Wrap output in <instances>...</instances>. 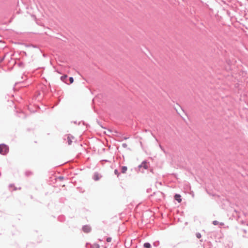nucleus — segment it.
Masks as SVG:
<instances>
[{"instance_id": "obj_1", "label": "nucleus", "mask_w": 248, "mask_h": 248, "mask_svg": "<svg viewBox=\"0 0 248 248\" xmlns=\"http://www.w3.org/2000/svg\"><path fill=\"white\" fill-rule=\"evenodd\" d=\"M9 152V147L5 144H0V154L5 155Z\"/></svg>"}, {"instance_id": "obj_2", "label": "nucleus", "mask_w": 248, "mask_h": 248, "mask_svg": "<svg viewBox=\"0 0 248 248\" xmlns=\"http://www.w3.org/2000/svg\"><path fill=\"white\" fill-rule=\"evenodd\" d=\"M82 230L84 232L89 233L91 231L92 229L90 225H85L82 226Z\"/></svg>"}, {"instance_id": "obj_3", "label": "nucleus", "mask_w": 248, "mask_h": 248, "mask_svg": "<svg viewBox=\"0 0 248 248\" xmlns=\"http://www.w3.org/2000/svg\"><path fill=\"white\" fill-rule=\"evenodd\" d=\"M148 163H149L146 160H144L139 165V167H143L144 169H147L148 168Z\"/></svg>"}, {"instance_id": "obj_4", "label": "nucleus", "mask_w": 248, "mask_h": 248, "mask_svg": "<svg viewBox=\"0 0 248 248\" xmlns=\"http://www.w3.org/2000/svg\"><path fill=\"white\" fill-rule=\"evenodd\" d=\"M101 177V176H100L99 174L95 172H94L93 178L94 181H98L100 179V178Z\"/></svg>"}, {"instance_id": "obj_5", "label": "nucleus", "mask_w": 248, "mask_h": 248, "mask_svg": "<svg viewBox=\"0 0 248 248\" xmlns=\"http://www.w3.org/2000/svg\"><path fill=\"white\" fill-rule=\"evenodd\" d=\"M174 200L180 203L182 202L181 196L179 194H175L174 197Z\"/></svg>"}, {"instance_id": "obj_6", "label": "nucleus", "mask_w": 248, "mask_h": 248, "mask_svg": "<svg viewBox=\"0 0 248 248\" xmlns=\"http://www.w3.org/2000/svg\"><path fill=\"white\" fill-rule=\"evenodd\" d=\"M67 75H63V76H61L60 78L61 80L64 82L66 84H68V82H67Z\"/></svg>"}, {"instance_id": "obj_7", "label": "nucleus", "mask_w": 248, "mask_h": 248, "mask_svg": "<svg viewBox=\"0 0 248 248\" xmlns=\"http://www.w3.org/2000/svg\"><path fill=\"white\" fill-rule=\"evenodd\" d=\"M73 138H74V137L72 136H70L69 135L67 137V142H68V145L71 144V143L72 142V139H73Z\"/></svg>"}, {"instance_id": "obj_8", "label": "nucleus", "mask_w": 248, "mask_h": 248, "mask_svg": "<svg viewBox=\"0 0 248 248\" xmlns=\"http://www.w3.org/2000/svg\"><path fill=\"white\" fill-rule=\"evenodd\" d=\"M127 170V168L126 166H122L121 167V171L123 173H124Z\"/></svg>"}, {"instance_id": "obj_9", "label": "nucleus", "mask_w": 248, "mask_h": 248, "mask_svg": "<svg viewBox=\"0 0 248 248\" xmlns=\"http://www.w3.org/2000/svg\"><path fill=\"white\" fill-rule=\"evenodd\" d=\"M143 246L145 248H151V245L150 243L146 242L144 244Z\"/></svg>"}, {"instance_id": "obj_10", "label": "nucleus", "mask_w": 248, "mask_h": 248, "mask_svg": "<svg viewBox=\"0 0 248 248\" xmlns=\"http://www.w3.org/2000/svg\"><path fill=\"white\" fill-rule=\"evenodd\" d=\"M91 248H100V246L98 244H94L92 245H91Z\"/></svg>"}, {"instance_id": "obj_11", "label": "nucleus", "mask_w": 248, "mask_h": 248, "mask_svg": "<svg viewBox=\"0 0 248 248\" xmlns=\"http://www.w3.org/2000/svg\"><path fill=\"white\" fill-rule=\"evenodd\" d=\"M159 241H156L153 243V246L155 247H157L159 245Z\"/></svg>"}, {"instance_id": "obj_12", "label": "nucleus", "mask_w": 248, "mask_h": 248, "mask_svg": "<svg viewBox=\"0 0 248 248\" xmlns=\"http://www.w3.org/2000/svg\"><path fill=\"white\" fill-rule=\"evenodd\" d=\"M25 174L26 176H29L32 174V172L31 171L28 170L25 172Z\"/></svg>"}, {"instance_id": "obj_13", "label": "nucleus", "mask_w": 248, "mask_h": 248, "mask_svg": "<svg viewBox=\"0 0 248 248\" xmlns=\"http://www.w3.org/2000/svg\"><path fill=\"white\" fill-rule=\"evenodd\" d=\"M69 83H68V85L70 84H72L73 82H74V78L73 77H70L69 78Z\"/></svg>"}, {"instance_id": "obj_14", "label": "nucleus", "mask_w": 248, "mask_h": 248, "mask_svg": "<svg viewBox=\"0 0 248 248\" xmlns=\"http://www.w3.org/2000/svg\"><path fill=\"white\" fill-rule=\"evenodd\" d=\"M196 236L197 238L200 239L202 237V235L200 232H197L196 233Z\"/></svg>"}, {"instance_id": "obj_15", "label": "nucleus", "mask_w": 248, "mask_h": 248, "mask_svg": "<svg viewBox=\"0 0 248 248\" xmlns=\"http://www.w3.org/2000/svg\"><path fill=\"white\" fill-rule=\"evenodd\" d=\"M114 173H115V174L117 175V176H118L120 174L119 171L117 169H115L114 170Z\"/></svg>"}, {"instance_id": "obj_16", "label": "nucleus", "mask_w": 248, "mask_h": 248, "mask_svg": "<svg viewBox=\"0 0 248 248\" xmlns=\"http://www.w3.org/2000/svg\"><path fill=\"white\" fill-rule=\"evenodd\" d=\"M213 224L214 225H217L219 224V222L217 220H214L213 221Z\"/></svg>"}, {"instance_id": "obj_17", "label": "nucleus", "mask_w": 248, "mask_h": 248, "mask_svg": "<svg viewBox=\"0 0 248 248\" xmlns=\"http://www.w3.org/2000/svg\"><path fill=\"white\" fill-rule=\"evenodd\" d=\"M112 238L111 237H108L106 239V241L107 242H110L111 241Z\"/></svg>"}, {"instance_id": "obj_18", "label": "nucleus", "mask_w": 248, "mask_h": 248, "mask_svg": "<svg viewBox=\"0 0 248 248\" xmlns=\"http://www.w3.org/2000/svg\"><path fill=\"white\" fill-rule=\"evenodd\" d=\"M0 44H2L1 47L4 48L5 47V43L2 41H0Z\"/></svg>"}, {"instance_id": "obj_19", "label": "nucleus", "mask_w": 248, "mask_h": 248, "mask_svg": "<svg viewBox=\"0 0 248 248\" xmlns=\"http://www.w3.org/2000/svg\"><path fill=\"white\" fill-rule=\"evenodd\" d=\"M18 65L20 67H22L24 65V63L23 62H20L18 63Z\"/></svg>"}, {"instance_id": "obj_20", "label": "nucleus", "mask_w": 248, "mask_h": 248, "mask_svg": "<svg viewBox=\"0 0 248 248\" xmlns=\"http://www.w3.org/2000/svg\"><path fill=\"white\" fill-rule=\"evenodd\" d=\"M20 55H24L26 56L27 54H26V52L25 51H21Z\"/></svg>"}, {"instance_id": "obj_21", "label": "nucleus", "mask_w": 248, "mask_h": 248, "mask_svg": "<svg viewBox=\"0 0 248 248\" xmlns=\"http://www.w3.org/2000/svg\"><path fill=\"white\" fill-rule=\"evenodd\" d=\"M127 146V144L125 143H124L122 144V147L124 148H126Z\"/></svg>"}, {"instance_id": "obj_22", "label": "nucleus", "mask_w": 248, "mask_h": 248, "mask_svg": "<svg viewBox=\"0 0 248 248\" xmlns=\"http://www.w3.org/2000/svg\"><path fill=\"white\" fill-rule=\"evenodd\" d=\"M59 178V179H60V180H62V179H63V177H62V176H60V177H59V178Z\"/></svg>"}, {"instance_id": "obj_23", "label": "nucleus", "mask_w": 248, "mask_h": 248, "mask_svg": "<svg viewBox=\"0 0 248 248\" xmlns=\"http://www.w3.org/2000/svg\"><path fill=\"white\" fill-rule=\"evenodd\" d=\"M102 161L109 162V161L108 160H107V159L102 160Z\"/></svg>"}, {"instance_id": "obj_24", "label": "nucleus", "mask_w": 248, "mask_h": 248, "mask_svg": "<svg viewBox=\"0 0 248 248\" xmlns=\"http://www.w3.org/2000/svg\"><path fill=\"white\" fill-rule=\"evenodd\" d=\"M4 59V57H3V58H2L0 60V62H2Z\"/></svg>"}, {"instance_id": "obj_25", "label": "nucleus", "mask_w": 248, "mask_h": 248, "mask_svg": "<svg viewBox=\"0 0 248 248\" xmlns=\"http://www.w3.org/2000/svg\"><path fill=\"white\" fill-rule=\"evenodd\" d=\"M13 186V185L12 184H11V185H10V186H11V187H12V186Z\"/></svg>"}, {"instance_id": "obj_26", "label": "nucleus", "mask_w": 248, "mask_h": 248, "mask_svg": "<svg viewBox=\"0 0 248 248\" xmlns=\"http://www.w3.org/2000/svg\"><path fill=\"white\" fill-rule=\"evenodd\" d=\"M220 225H223L224 224H223V223H220Z\"/></svg>"}, {"instance_id": "obj_27", "label": "nucleus", "mask_w": 248, "mask_h": 248, "mask_svg": "<svg viewBox=\"0 0 248 248\" xmlns=\"http://www.w3.org/2000/svg\"><path fill=\"white\" fill-rule=\"evenodd\" d=\"M32 47H36V46H33V45H32Z\"/></svg>"}, {"instance_id": "obj_28", "label": "nucleus", "mask_w": 248, "mask_h": 248, "mask_svg": "<svg viewBox=\"0 0 248 248\" xmlns=\"http://www.w3.org/2000/svg\"><path fill=\"white\" fill-rule=\"evenodd\" d=\"M147 192H149V189H147Z\"/></svg>"}, {"instance_id": "obj_29", "label": "nucleus", "mask_w": 248, "mask_h": 248, "mask_svg": "<svg viewBox=\"0 0 248 248\" xmlns=\"http://www.w3.org/2000/svg\"><path fill=\"white\" fill-rule=\"evenodd\" d=\"M200 241L202 242L203 241L202 239L200 240Z\"/></svg>"}, {"instance_id": "obj_30", "label": "nucleus", "mask_w": 248, "mask_h": 248, "mask_svg": "<svg viewBox=\"0 0 248 248\" xmlns=\"http://www.w3.org/2000/svg\"><path fill=\"white\" fill-rule=\"evenodd\" d=\"M104 248H107V247H105Z\"/></svg>"}]
</instances>
